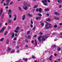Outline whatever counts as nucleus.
I'll return each instance as SVG.
<instances>
[{
    "label": "nucleus",
    "instance_id": "obj_1",
    "mask_svg": "<svg viewBox=\"0 0 62 62\" xmlns=\"http://www.w3.org/2000/svg\"><path fill=\"white\" fill-rule=\"evenodd\" d=\"M45 23H46L45 26V28H46V29H48V28H52V26H51L52 25H51V24H48L46 21H45Z\"/></svg>",
    "mask_w": 62,
    "mask_h": 62
},
{
    "label": "nucleus",
    "instance_id": "obj_2",
    "mask_svg": "<svg viewBox=\"0 0 62 62\" xmlns=\"http://www.w3.org/2000/svg\"><path fill=\"white\" fill-rule=\"evenodd\" d=\"M42 3H43L44 5L45 6H47V3H46L47 2V0H43L41 1Z\"/></svg>",
    "mask_w": 62,
    "mask_h": 62
},
{
    "label": "nucleus",
    "instance_id": "obj_3",
    "mask_svg": "<svg viewBox=\"0 0 62 62\" xmlns=\"http://www.w3.org/2000/svg\"><path fill=\"white\" fill-rule=\"evenodd\" d=\"M48 38V37L43 35L42 38V41H44L45 40V39H47Z\"/></svg>",
    "mask_w": 62,
    "mask_h": 62
},
{
    "label": "nucleus",
    "instance_id": "obj_4",
    "mask_svg": "<svg viewBox=\"0 0 62 62\" xmlns=\"http://www.w3.org/2000/svg\"><path fill=\"white\" fill-rule=\"evenodd\" d=\"M14 16L15 17L14 18L13 21H16L17 20V16H16V15H14Z\"/></svg>",
    "mask_w": 62,
    "mask_h": 62
},
{
    "label": "nucleus",
    "instance_id": "obj_5",
    "mask_svg": "<svg viewBox=\"0 0 62 62\" xmlns=\"http://www.w3.org/2000/svg\"><path fill=\"white\" fill-rule=\"evenodd\" d=\"M12 12V11L11 10V9H9L8 10V14H10Z\"/></svg>",
    "mask_w": 62,
    "mask_h": 62
},
{
    "label": "nucleus",
    "instance_id": "obj_6",
    "mask_svg": "<svg viewBox=\"0 0 62 62\" xmlns=\"http://www.w3.org/2000/svg\"><path fill=\"white\" fill-rule=\"evenodd\" d=\"M9 41L8 39H7L6 40V44H9Z\"/></svg>",
    "mask_w": 62,
    "mask_h": 62
},
{
    "label": "nucleus",
    "instance_id": "obj_7",
    "mask_svg": "<svg viewBox=\"0 0 62 62\" xmlns=\"http://www.w3.org/2000/svg\"><path fill=\"white\" fill-rule=\"evenodd\" d=\"M39 13H41L42 12V9L40 8H39Z\"/></svg>",
    "mask_w": 62,
    "mask_h": 62
},
{
    "label": "nucleus",
    "instance_id": "obj_8",
    "mask_svg": "<svg viewBox=\"0 0 62 62\" xmlns=\"http://www.w3.org/2000/svg\"><path fill=\"white\" fill-rule=\"evenodd\" d=\"M23 8L25 9V10H26L27 8V6H26L25 7H23Z\"/></svg>",
    "mask_w": 62,
    "mask_h": 62
},
{
    "label": "nucleus",
    "instance_id": "obj_9",
    "mask_svg": "<svg viewBox=\"0 0 62 62\" xmlns=\"http://www.w3.org/2000/svg\"><path fill=\"white\" fill-rule=\"evenodd\" d=\"M54 14L55 15H60V13L57 12H55Z\"/></svg>",
    "mask_w": 62,
    "mask_h": 62
},
{
    "label": "nucleus",
    "instance_id": "obj_10",
    "mask_svg": "<svg viewBox=\"0 0 62 62\" xmlns=\"http://www.w3.org/2000/svg\"><path fill=\"white\" fill-rule=\"evenodd\" d=\"M23 60H24V61H26V62H27V60H28V59H27L26 58H23Z\"/></svg>",
    "mask_w": 62,
    "mask_h": 62
},
{
    "label": "nucleus",
    "instance_id": "obj_11",
    "mask_svg": "<svg viewBox=\"0 0 62 62\" xmlns=\"http://www.w3.org/2000/svg\"><path fill=\"white\" fill-rule=\"evenodd\" d=\"M27 15H28V16H29L30 17H32V15L31 14H30L29 13H27Z\"/></svg>",
    "mask_w": 62,
    "mask_h": 62
},
{
    "label": "nucleus",
    "instance_id": "obj_12",
    "mask_svg": "<svg viewBox=\"0 0 62 62\" xmlns=\"http://www.w3.org/2000/svg\"><path fill=\"white\" fill-rule=\"evenodd\" d=\"M25 15H24L23 16V17H22L23 20H24L25 19Z\"/></svg>",
    "mask_w": 62,
    "mask_h": 62
},
{
    "label": "nucleus",
    "instance_id": "obj_13",
    "mask_svg": "<svg viewBox=\"0 0 62 62\" xmlns=\"http://www.w3.org/2000/svg\"><path fill=\"white\" fill-rule=\"evenodd\" d=\"M11 49V48H10L9 47H8L7 48V51L8 52H9V51H10V50Z\"/></svg>",
    "mask_w": 62,
    "mask_h": 62
},
{
    "label": "nucleus",
    "instance_id": "obj_14",
    "mask_svg": "<svg viewBox=\"0 0 62 62\" xmlns=\"http://www.w3.org/2000/svg\"><path fill=\"white\" fill-rule=\"evenodd\" d=\"M38 40L39 42H40V41H41V38H40L39 37H38Z\"/></svg>",
    "mask_w": 62,
    "mask_h": 62
},
{
    "label": "nucleus",
    "instance_id": "obj_15",
    "mask_svg": "<svg viewBox=\"0 0 62 62\" xmlns=\"http://www.w3.org/2000/svg\"><path fill=\"white\" fill-rule=\"evenodd\" d=\"M53 56V55H51L49 57V60L51 61L52 60V57Z\"/></svg>",
    "mask_w": 62,
    "mask_h": 62
},
{
    "label": "nucleus",
    "instance_id": "obj_16",
    "mask_svg": "<svg viewBox=\"0 0 62 62\" xmlns=\"http://www.w3.org/2000/svg\"><path fill=\"white\" fill-rule=\"evenodd\" d=\"M2 12H3V9L2 8L0 10V15H1V14L2 13Z\"/></svg>",
    "mask_w": 62,
    "mask_h": 62
},
{
    "label": "nucleus",
    "instance_id": "obj_17",
    "mask_svg": "<svg viewBox=\"0 0 62 62\" xmlns=\"http://www.w3.org/2000/svg\"><path fill=\"white\" fill-rule=\"evenodd\" d=\"M41 18V17H38L36 18V20H39Z\"/></svg>",
    "mask_w": 62,
    "mask_h": 62
},
{
    "label": "nucleus",
    "instance_id": "obj_18",
    "mask_svg": "<svg viewBox=\"0 0 62 62\" xmlns=\"http://www.w3.org/2000/svg\"><path fill=\"white\" fill-rule=\"evenodd\" d=\"M14 33H13L12 34V35L11 36V37L12 38H14Z\"/></svg>",
    "mask_w": 62,
    "mask_h": 62
},
{
    "label": "nucleus",
    "instance_id": "obj_19",
    "mask_svg": "<svg viewBox=\"0 0 62 62\" xmlns=\"http://www.w3.org/2000/svg\"><path fill=\"white\" fill-rule=\"evenodd\" d=\"M44 10L45 11H47L49 10V9L48 8L45 9Z\"/></svg>",
    "mask_w": 62,
    "mask_h": 62
},
{
    "label": "nucleus",
    "instance_id": "obj_20",
    "mask_svg": "<svg viewBox=\"0 0 62 62\" xmlns=\"http://www.w3.org/2000/svg\"><path fill=\"white\" fill-rule=\"evenodd\" d=\"M4 15H5V14H4V13L2 14V16H1L2 18H3L4 17Z\"/></svg>",
    "mask_w": 62,
    "mask_h": 62
},
{
    "label": "nucleus",
    "instance_id": "obj_21",
    "mask_svg": "<svg viewBox=\"0 0 62 62\" xmlns=\"http://www.w3.org/2000/svg\"><path fill=\"white\" fill-rule=\"evenodd\" d=\"M27 2H24V6H27Z\"/></svg>",
    "mask_w": 62,
    "mask_h": 62
},
{
    "label": "nucleus",
    "instance_id": "obj_22",
    "mask_svg": "<svg viewBox=\"0 0 62 62\" xmlns=\"http://www.w3.org/2000/svg\"><path fill=\"white\" fill-rule=\"evenodd\" d=\"M11 23V21L10 20H8V23Z\"/></svg>",
    "mask_w": 62,
    "mask_h": 62
},
{
    "label": "nucleus",
    "instance_id": "obj_23",
    "mask_svg": "<svg viewBox=\"0 0 62 62\" xmlns=\"http://www.w3.org/2000/svg\"><path fill=\"white\" fill-rule=\"evenodd\" d=\"M4 39V38H2L0 39V41H3V40Z\"/></svg>",
    "mask_w": 62,
    "mask_h": 62
},
{
    "label": "nucleus",
    "instance_id": "obj_24",
    "mask_svg": "<svg viewBox=\"0 0 62 62\" xmlns=\"http://www.w3.org/2000/svg\"><path fill=\"white\" fill-rule=\"evenodd\" d=\"M9 2H10V0H7L6 1V3H9Z\"/></svg>",
    "mask_w": 62,
    "mask_h": 62
},
{
    "label": "nucleus",
    "instance_id": "obj_25",
    "mask_svg": "<svg viewBox=\"0 0 62 62\" xmlns=\"http://www.w3.org/2000/svg\"><path fill=\"white\" fill-rule=\"evenodd\" d=\"M57 1L58 2H59V3H62V1L60 0H58Z\"/></svg>",
    "mask_w": 62,
    "mask_h": 62
},
{
    "label": "nucleus",
    "instance_id": "obj_26",
    "mask_svg": "<svg viewBox=\"0 0 62 62\" xmlns=\"http://www.w3.org/2000/svg\"><path fill=\"white\" fill-rule=\"evenodd\" d=\"M35 45H36L37 44V40H35Z\"/></svg>",
    "mask_w": 62,
    "mask_h": 62
},
{
    "label": "nucleus",
    "instance_id": "obj_27",
    "mask_svg": "<svg viewBox=\"0 0 62 62\" xmlns=\"http://www.w3.org/2000/svg\"><path fill=\"white\" fill-rule=\"evenodd\" d=\"M38 5H36L34 6V8H37V7H38Z\"/></svg>",
    "mask_w": 62,
    "mask_h": 62
},
{
    "label": "nucleus",
    "instance_id": "obj_28",
    "mask_svg": "<svg viewBox=\"0 0 62 62\" xmlns=\"http://www.w3.org/2000/svg\"><path fill=\"white\" fill-rule=\"evenodd\" d=\"M13 1H12L10 3V5H12V4H13Z\"/></svg>",
    "mask_w": 62,
    "mask_h": 62
},
{
    "label": "nucleus",
    "instance_id": "obj_29",
    "mask_svg": "<svg viewBox=\"0 0 62 62\" xmlns=\"http://www.w3.org/2000/svg\"><path fill=\"white\" fill-rule=\"evenodd\" d=\"M36 27H33V28L32 29V30H36Z\"/></svg>",
    "mask_w": 62,
    "mask_h": 62
},
{
    "label": "nucleus",
    "instance_id": "obj_30",
    "mask_svg": "<svg viewBox=\"0 0 62 62\" xmlns=\"http://www.w3.org/2000/svg\"><path fill=\"white\" fill-rule=\"evenodd\" d=\"M15 52V50H13L11 52V53H14V52Z\"/></svg>",
    "mask_w": 62,
    "mask_h": 62
},
{
    "label": "nucleus",
    "instance_id": "obj_31",
    "mask_svg": "<svg viewBox=\"0 0 62 62\" xmlns=\"http://www.w3.org/2000/svg\"><path fill=\"white\" fill-rule=\"evenodd\" d=\"M38 15H39V16H42V15H41V14H40V13H39L38 14Z\"/></svg>",
    "mask_w": 62,
    "mask_h": 62
},
{
    "label": "nucleus",
    "instance_id": "obj_32",
    "mask_svg": "<svg viewBox=\"0 0 62 62\" xmlns=\"http://www.w3.org/2000/svg\"><path fill=\"white\" fill-rule=\"evenodd\" d=\"M18 8L19 10H21L22 9V8L20 7H18Z\"/></svg>",
    "mask_w": 62,
    "mask_h": 62
},
{
    "label": "nucleus",
    "instance_id": "obj_33",
    "mask_svg": "<svg viewBox=\"0 0 62 62\" xmlns=\"http://www.w3.org/2000/svg\"><path fill=\"white\" fill-rule=\"evenodd\" d=\"M19 28H20V27H18L16 28V30H19Z\"/></svg>",
    "mask_w": 62,
    "mask_h": 62
},
{
    "label": "nucleus",
    "instance_id": "obj_34",
    "mask_svg": "<svg viewBox=\"0 0 62 62\" xmlns=\"http://www.w3.org/2000/svg\"><path fill=\"white\" fill-rule=\"evenodd\" d=\"M1 30L3 31H4V30H5V28L3 27Z\"/></svg>",
    "mask_w": 62,
    "mask_h": 62
},
{
    "label": "nucleus",
    "instance_id": "obj_35",
    "mask_svg": "<svg viewBox=\"0 0 62 62\" xmlns=\"http://www.w3.org/2000/svg\"><path fill=\"white\" fill-rule=\"evenodd\" d=\"M14 32H15V33H17L18 32V31H17L16 30H15L14 31Z\"/></svg>",
    "mask_w": 62,
    "mask_h": 62
},
{
    "label": "nucleus",
    "instance_id": "obj_36",
    "mask_svg": "<svg viewBox=\"0 0 62 62\" xmlns=\"http://www.w3.org/2000/svg\"><path fill=\"white\" fill-rule=\"evenodd\" d=\"M61 50V48H58L57 49V50L59 51H60Z\"/></svg>",
    "mask_w": 62,
    "mask_h": 62
},
{
    "label": "nucleus",
    "instance_id": "obj_37",
    "mask_svg": "<svg viewBox=\"0 0 62 62\" xmlns=\"http://www.w3.org/2000/svg\"><path fill=\"white\" fill-rule=\"evenodd\" d=\"M0 33H3V31L2 30H0Z\"/></svg>",
    "mask_w": 62,
    "mask_h": 62
},
{
    "label": "nucleus",
    "instance_id": "obj_38",
    "mask_svg": "<svg viewBox=\"0 0 62 62\" xmlns=\"http://www.w3.org/2000/svg\"><path fill=\"white\" fill-rule=\"evenodd\" d=\"M46 21L47 22L48 21H51V19L50 18L48 19L47 20H46Z\"/></svg>",
    "mask_w": 62,
    "mask_h": 62
},
{
    "label": "nucleus",
    "instance_id": "obj_39",
    "mask_svg": "<svg viewBox=\"0 0 62 62\" xmlns=\"http://www.w3.org/2000/svg\"><path fill=\"white\" fill-rule=\"evenodd\" d=\"M30 25L31 28H33V26L32 25V24H31Z\"/></svg>",
    "mask_w": 62,
    "mask_h": 62
},
{
    "label": "nucleus",
    "instance_id": "obj_40",
    "mask_svg": "<svg viewBox=\"0 0 62 62\" xmlns=\"http://www.w3.org/2000/svg\"><path fill=\"white\" fill-rule=\"evenodd\" d=\"M14 40H17V38L16 37L14 38Z\"/></svg>",
    "mask_w": 62,
    "mask_h": 62
},
{
    "label": "nucleus",
    "instance_id": "obj_41",
    "mask_svg": "<svg viewBox=\"0 0 62 62\" xmlns=\"http://www.w3.org/2000/svg\"><path fill=\"white\" fill-rule=\"evenodd\" d=\"M31 58H35V56H34V55H32V56Z\"/></svg>",
    "mask_w": 62,
    "mask_h": 62
},
{
    "label": "nucleus",
    "instance_id": "obj_42",
    "mask_svg": "<svg viewBox=\"0 0 62 62\" xmlns=\"http://www.w3.org/2000/svg\"><path fill=\"white\" fill-rule=\"evenodd\" d=\"M8 32V31H6L5 32V34H4V35H6L7 34V32Z\"/></svg>",
    "mask_w": 62,
    "mask_h": 62
},
{
    "label": "nucleus",
    "instance_id": "obj_43",
    "mask_svg": "<svg viewBox=\"0 0 62 62\" xmlns=\"http://www.w3.org/2000/svg\"><path fill=\"white\" fill-rule=\"evenodd\" d=\"M31 23L32 24L33 23V22L32 20H31Z\"/></svg>",
    "mask_w": 62,
    "mask_h": 62
},
{
    "label": "nucleus",
    "instance_id": "obj_44",
    "mask_svg": "<svg viewBox=\"0 0 62 62\" xmlns=\"http://www.w3.org/2000/svg\"><path fill=\"white\" fill-rule=\"evenodd\" d=\"M59 8H61L62 7V5H59Z\"/></svg>",
    "mask_w": 62,
    "mask_h": 62
},
{
    "label": "nucleus",
    "instance_id": "obj_45",
    "mask_svg": "<svg viewBox=\"0 0 62 62\" xmlns=\"http://www.w3.org/2000/svg\"><path fill=\"white\" fill-rule=\"evenodd\" d=\"M57 27V25L56 24L54 26V27Z\"/></svg>",
    "mask_w": 62,
    "mask_h": 62
},
{
    "label": "nucleus",
    "instance_id": "obj_46",
    "mask_svg": "<svg viewBox=\"0 0 62 62\" xmlns=\"http://www.w3.org/2000/svg\"><path fill=\"white\" fill-rule=\"evenodd\" d=\"M41 25L42 26H43V25H44V23H41Z\"/></svg>",
    "mask_w": 62,
    "mask_h": 62
},
{
    "label": "nucleus",
    "instance_id": "obj_47",
    "mask_svg": "<svg viewBox=\"0 0 62 62\" xmlns=\"http://www.w3.org/2000/svg\"><path fill=\"white\" fill-rule=\"evenodd\" d=\"M8 5H9V3H7L6 4V5L7 6H8Z\"/></svg>",
    "mask_w": 62,
    "mask_h": 62
},
{
    "label": "nucleus",
    "instance_id": "obj_48",
    "mask_svg": "<svg viewBox=\"0 0 62 62\" xmlns=\"http://www.w3.org/2000/svg\"><path fill=\"white\" fill-rule=\"evenodd\" d=\"M47 1L48 3H50L51 2V1L49 0H47Z\"/></svg>",
    "mask_w": 62,
    "mask_h": 62
},
{
    "label": "nucleus",
    "instance_id": "obj_49",
    "mask_svg": "<svg viewBox=\"0 0 62 62\" xmlns=\"http://www.w3.org/2000/svg\"><path fill=\"white\" fill-rule=\"evenodd\" d=\"M43 37V36H39V37H38V38H42V37Z\"/></svg>",
    "mask_w": 62,
    "mask_h": 62
},
{
    "label": "nucleus",
    "instance_id": "obj_50",
    "mask_svg": "<svg viewBox=\"0 0 62 62\" xmlns=\"http://www.w3.org/2000/svg\"><path fill=\"white\" fill-rule=\"evenodd\" d=\"M11 17H12L11 15H9V18H11Z\"/></svg>",
    "mask_w": 62,
    "mask_h": 62
},
{
    "label": "nucleus",
    "instance_id": "obj_51",
    "mask_svg": "<svg viewBox=\"0 0 62 62\" xmlns=\"http://www.w3.org/2000/svg\"><path fill=\"white\" fill-rule=\"evenodd\" d=\"M30 33V31H28L27 32V34H29Z\"/></svg>",
    "mask_w": 62,
    "mask_h": 62
},
{
    "label": "nucleus",
    "instance_id": "obj_52",
    "mask_svg": "<svg viewBox=\"0 0 62 62\" xmlns=\"http://www.w3.org/2000/svg\"><path fill=\"white\" fill-rule=\"evenodd\" d=\"M36 11H39V9H38V8H36Z\"/></svg>",
    "mask_w": 62,
    "mask_h": 62
},
{
    "label": "nucleus",
    "instance_id": "obj_53",
    "mask_svg": "<svg viewBox=\"0 0 62 62\" xmlns=\"http://www.w3.org/2000/svg\"><path fill=\"white\" fill-rule=\"evenodd\" d=\"M27 6H28V7H30V5L29 4H27Z\"/></svg>",
    "mask_w": 62,
    "mask_h": 62
},
{
    "label": "nucleus",
    "instance_id": "obj_54",
    "mask_svg": "<svg viewBox=\"0 0 62 62\" xmlns=\"http://www.w3.org/2000/svg\"><path fill=\"white\" fill-rule=\"evenodd\" d=\"M39 34L40 35H42V32H40L39 33Z\"/></svg>",
    "mask_w": 62,
    "mask_h": 62
},
{
    "label": "nucleus",
    "instance_id": "obj_55",
    "mask_svg": "<svg viewBox=\"0 0 62 62\" xmlns=\"http://www.w3.org/2000/svg\"><path fill=\"white\" fill-rule=\"evenodd\" d=\"M34 40H32L31 41V43H34Z\"/></svg>",
    "mask_w": 62,
    "mask_h": 62
},
{
    "label": "nucleus",
    "instance_id": "obj_56",
    "mask_svg": "<svg viewBox=\"0 0 62 62\" xmlns=\"http://www.w3.org/2000/svg\"><path fill=\"white\" fill-rule=\"evenodd\" d=\"M56 34V33L55 32H54L53 33V35H55V34Z\"/></svg>",
    "mask_w": 62,
    "mask_h": 62
},
{
    "label": "nucleus",
    "instance_id": "obj_57",
    "mask_svg": "<svg viewBox=\"0 0 62 62\" xmlns=\"http://www.w3.org/2000/svg\"><path fill=\"white\" fill-rule=\"evenodd\" d=\"M17 53L18 54L19 53V50H17Z\"/></svg>",
    "mask_w": 62,
    "mask_h": 62
},
{
    "label": "nucleus",
    "instance_id": "obj_58",
    "mask_svg": "<svg viewBox=\"0 0 62 62\" xmlns=\"http://www.w3.org/2000/svg\"><path fill=\"white\" fill-rule=\"evenodd\" d=\"M53 47H54V48H55V47H56V46L55 45H54L53 46Z\"/></svg>",
    "mask_w": 62,
    "mask_h": 62
},
{
    "label": "nucleus",
    "instance_id": "obj_59",
    "mask_svg": "<svg viewBox=\"0 0 62 62\" xmlns=\"http://www.w3.org/2000/svg\"><path fill=\"white\" fill-rule=\"evenodd\" d=\"M56 20H59V18L58 17H56Z\"/></svg>",
    "mask_w": 62,
    "mask_h": 62
},
{
    "label": "nucleus",
    "instance_id": "obj_60",
    "mask_svg": "<svg viewBox=\"0 0 62 62\" xmlns=\"http://www.w3.org/2000/svg\"><path fill=\"white\" fill-rule=\"evenodd\" d=\"M54 19H55V20H56V17H54Z\"/></svg>",
    "mask_w": 62,
    "mask_h": 62
},
{
    "label": "nucleus",
    "instance_id": "obj_61",
    "mask_svg": "<svg viewBox=\"0 0 62 62\" xmlns=\"http://www.w3.org/2000/svg\"><path fill=\"white\" fill-rule=\"evenodd\" d=\"M30 38H31V37H30V36H29L28 37V39H30Z\"/></svg>",
    "mask_w": 62,
    "mask_h": 62
},
{
    "label": "nucleus",
    "instance_id": "obj_62",
    "mask_svg": "<svg viewBox=\"0 0 62 62\" xmlns=\"http://www.w3.org/2000/svg\"><path fill=\"white\" fill-rule=\"evenodd\" d=\"M37 35H35V36H34V38H36V37H37Z\"/></svg>",
    "mask_w": 62,
    "mask_h": 62
},
{
    "label": "nucleus",
    "instance_id": "obj_63",
    "mask_svg": "<svg viewBox=\"0 0 62 62\" xmlns=\"http://www.w3.org/2000/svg\"><path fill=\"white\" fill-rule=\"evenodd\" d=\"M60 25H62V23H60Z\"/></svg>",
    "mask_w": 62,
    "mask_h": 62
},
{
    "label": "nucleus",
    "instance_id": "obj_64",
    "mask_svg": "<svg viewBox=\"0 0 62 62\" xmlns=\"http://www.w3.org/2000/svg\"><path fill=\"white\" fill-rule=\"evenodd\" d=\"M60 59H58V61H60Z\"/></svg>",
    "mask_w": 62,
    "mask_h": 62
}]
</instances>
